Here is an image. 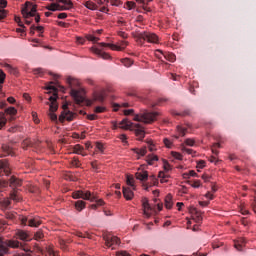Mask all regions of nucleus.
Segmentation results:
<instances>
[{
	"mask_svg": "<svg viewBox=\"0 0 256 256\" xmlns=\"http://www.w3.org/2000/svg\"><path fill=\"white\" fill-rule=\"evenodd\" d=\"M192 217L196 223H201V221H203V217H201V213L199 212H196Z\"/></svg>",
	"mask_w": 256,
	"mask_h": 256,
	"instance_id": "nucleus-42",
	"label": "nucleus"
},
{
	"mask_svg": "<svg viewBox=\"0 0 256 256\" xmlns=\"http://www.w3.org/2000/svg\"><path fill=\"white\" fill-rule=\"evenodd\" d=\"M5 72H3V70L0 69V85H3L5 83Z\"/></svg>",
	"mask_w": 256,
	"mask_h": 256,
	"instance_id": "nucleus-51",
	"label": "nucleus"
},
{
	"mask_svg": "<svg viewBox=\"0 0 256 256\" xmlns=\"http://www.w3.org/2000/svg\"><path fill=\"white\" fill-rule=\"evenodd\" d=\"M163 169L165 173H169V171H171V164H169V162L165 159H163Z\"/></svg>",
	"mask_w": 256,
	"mask_h": 256,
	"instance_id": "nucleus-39",
	"label": "nucleus"
},
{
	"mask_svg": "<svg viewBox=\"0 0 256 256\" xmlns=\"http://www.w3.org/2000/svg\"><path fill=\"white\" fill-rule=\"evenodd\" d=\"M84 6L86 7V9H90V11H97V4L92 1H86L84 3Z\"/></svg>",
	"mask_w": 256,
	"mask_h": 256,
	"instance_id": "nucleus-29",
	"label": "nucleus"
},
{
	"mask_svg": "<svg viewBox=\"0 0 256 256\" xmlns=\"http://www.w3.org/2000/svg\"><path fill=\"white\" fill-rule=\"evenodd\" d=\"M49 118L51 119V121H57V114H55V112H50Z\"/></svg>",
	"mask_w": 256,
	"mask_h": 256,
	"instance_id": "nucleus-60",
	"label": "nucleus"
},
{
	"mask_svg": "<svg viewBox=\"0 0 256 256\" xmlns=\"http://www.w3.org/2000/svg\"><path fill=\"white\" fill-rule=\"evenodd\" d=\"M135 176L139 181H147L149 179V173L147 171L136 172Z\"/></svg>",
	"mask_w": 256,
	"mask_h": 256,
	"instance_id": "nucleus-20",
	"label": "nucleus"
},
{
	"mask_svg": "<svg viewBox=\"0 0 256 256\" xmlns=\"http://www.w3.org/2000/svg\"><path fill=\"white\" fill-rule=\"evenodd\" d=\"M119 127L120 129H131V127H133V123H131V121H128L127 119H123L119 123Z\"/></svg>",
	"mask_w": 256,
	"mask_h": 256,
	"instance_id": "nucleus-25",
	"label": "nucleus"
},
{
	"mask_svg": "<svg viewBox=\"0 0 256 256\" xmlns=\"http://www.w3.org/2000/svg\"><path fill=\"white\" fill-rule=\"evenodd\" d=\"M31 5H33V3L28 1L25 3V7L22 8V15L25 19H29V17H35V12L29 11V7H31Z\"/></svg>",
	"mask_w": 256,
	"mask_h": 256,
	"instance_id": "nucleus-13",
	"label": "nucleus"
},
{
	"mask_svg": "<svg viewBox=\"0 0 256 256\" xmlns=\"http://www.w3.org/2000/svg\"><path fill=\"white\" fill-rule=\"evenodd\" d=\"M135 180L133 179V177L127 176V185H129L130 187H135Z\"/></svg>",
	"mask_w": 256,
	"mask_h": 256,
	"instance_id": "nucleus-50",
	"label": "nucleus"
},
{
	"mask_svg": "<svg viewBox=\"0 0 256 256\" xmlns=\"http://www.w3.org/2000/svg\"><path fill=\"white\" fill-rule=\"evenodd\" d=\"M4 114H5V116L10 115L9 120L13 121V117H15V115H17V109H15V107L6 108Z\"/></svg>",
	"mask_w": 256,
	"mask_h": 256,
	"instance_id": "nucleus-22",
	"label": "nucleus"
},
{
	"mask_svg": "<svg viewBox=\"0 0 256 256\" xmlns=\"http://www.w3.org/2000/svg\"><path fill=\"white\" fill-rule=\"evenodd\" d=\"M189 177H197V172L190 170L189 173H184V179H189Z\"/></svg>",
	"mask_w": 256,
	"mask_h": 256,
	"instance_id": "nucleus-44",
	"label": "nucleus"
},
{
	"mask_svg": "<svg viewBox=\"0 0 256 256\" xmlns=\"http://www.w3.org/2000/svg\"><path fill=\"white\" fill-rule=\"evenodd\" d=\"M47 91H53V96L49 97L50 101V109L49 111L52 113H55L57 109H59V106L57 105V92L62 91V93H65V87L61 86L59 83L56 84V86L48 85L46 87Z\"/></svg>",
	"mask_w": 256,
	"mask_h": 256,
	"instance_id": "nucleus-1",
	"label": "nucleus"
},
{
	"mask_svg": "<svg viewBox=\"0 0 256 256\" xmlns=\"http://www.w3.org/2000/svg\"><path fill=\"white\" fill-rule=\"evenodd\" d=\"M58 3H62L63 5H69L71 6L72 1L71 0H57Z\"/></svg>",
	"mask_w": 256,
	"mask_h": 256,
	"instance_id": "nucleus-61",
	"label": "nucleus"
},
{
	"mask_svg": "<svg viewBox=\"0 0 256 256\" xmlns=\"http://www.w3.org/2000/svg\"><path fill=\"white\" fill-rule=\"evenodd\" d=\"M48 11H58L59 4L52 3L49 6L46 7Z\"/></svg>",
	"mask_w": 256,
	"mask_h": 256,
	"instance_id": "nucleus-43",
	"label": "nucleus"
},
{
	"mask_svg": "<svg viewBox=\"0 0 256 256\" xmlns=\"http://www.w3.org/2000/svg\"><path fill=\"white\" fill-rule=\"evenodd\" d=\"M5 69L9 71L12 75H17V69L13 68L10 64H4Z\"/></svg>",
	"mask_w": 256,
	"mask_h": 256,
	"instance_id": "nucleus-36",
	"label": "nucleus"
},
{
	"mask_svg": "<svg viewBox=\"0 0 256 256\" xmlns=\"http://www.w3.org/2000/svg\"><path fill=\"white\" fill-rule=\"evenodd\" d=\"M245 243H247V240H245V238H239L237 241H234V247L235 249H237V251H243Z\"/></svg>",
	"mask_w": 256,
	"mask_h": 256,
	"instance_id": "nucleus-17",
	"label": "nucleus"
},
{
	"mask_svg": "<svg viewBox=\"0 0 256 256\" xmlns=\"http://www.w3.org/2000/svg\"><path fill=\"white\" fill-rule=\"evenodd\" d=\"M10 199H12V201H16V202L21 200V198L19 197V194H17V192H12L10 194Z\"/></svg>",
	"mask_w": 256,
	"mask_h": 256,
	"instance_id": "nucleus-45",
	"label": "nucleus"
},
{
	"mask_svg": "<svg viewBox=\"0 0 256 256\" xmlns=\"http://www.w3.org/2000/svg\"><path fill=\"white\" fill-rule=\"evenodd\" d=\"M165 207L166 209H172L173 207V196L171 194L165 197Z\"/></svg>",
	"mask_w": 256,
	"mask_h": 256,
	"instance_id": "nucleus-26",
	"label": "nucleus"
},
{
	"mask_svg": "<svg viewBox=\"0 0 256 256\" xmlns=\"http://www.w3.org/2000/svg\"><path fill=\"white\" fill-rule=\"evenodd\" d=\"M185 144L188 145V147H194L195 146V140H193L191 138H187L185 140Z\"/></svg>",
	"mask_w": 256,
	"mask_h": 256,
	"instance_id": "nucleus-49",
	"label": "nucleus"
},
{
	"mask_svg": "<svg viewBox=\"0 0 256 256\" xmlns=\"http://www.w3.org/2000/svg\"><path fill=\"white\" fill-rule=\"evenodd\" d=\"M15 21L18 23L19 27H25V25H23V24L21 23V17L16 16V17H15Z\"/></svg>",
	"mask_w": 256,
	"mask_h": 256,
	"instance_id": "nucleus-64",
	"label": "nucleus"
},
{
	"mask_svg": "<svg viewBox=\"0 0 256 256\" xmlns=\"http://www.w3.org/2000/svg\"><path fill=\"white\" fill-rule=\"evenodd\" d=\"M43 237H44V235H43V232L41 230L36 232L35 235H34V239L36 241H40V239H43Z\"/></svg>",
	"mask_w": 256,
	"mask_h": 256,
	"instance_id": "nucleus-47",
	"label": "nucleus"
},
{
	"mask_svg": "<svg viewBox=\"0 0 256 256\" xmlns=\"http://www.w3.org/2000/svg\"><path fill=\"white\" fill-rule=\"evenodd\" d=\"M203 167H205V161H204V160H200V161L197 163V168H198V169H203Z\"/></svg>",
	"mask_w": 256,
	"mask_h": 256,
	"instance_id": "nucleus-62",
	"label": "nucleus"
},
{
	"mask_svg": "<svg viewBox=\"0 0 256 256\" xmlns=\"http://www.w3.org/2000/svg\"><path fill=\"white\" fill-rule=\"evenodd\" d=\"M182 151L184 153H187L188 155H194V153H195V151L193 149H189V148H187L185 146H182Z\"/></svg>",
	"mask_w": 256,
	"mask_h": 256,
	"instance_id": "nucleus-48",
	"label": "nucleus"
},
{
	"mask_svg": "<svg viewBox=\"0 0 256 256\" xmlns=\"http://www.w3.org/2000/svg\"><path fill=\"white\" fill-rule=\"evenodd\" d=\"M0 205L2 207H4V209H7V207H9V205H11V200L9 199H4L0 202Z\"/></svg>",
	"mask_w": 256,
	"mask_h": 256,
	"instance_id": "nucleus-46",
	"label": "nucleus"
},
{
	"mask_svg": "<svg viewBox=\"0 0 256 256\" xmlns=\"http://www.w3.org/2000/svg\"><path fill=\"white\" fill-rule=\"evenodd\" d=\"M106 247H113V245H119L121 240L116 236L108 235L104 237Z\"/></svg>",
	"mask_w": 256,
	"mask_h": 256,
	"instance_id": "nucleus-11",
	"label": "nucleus"
},
{
	"mask_svg": "<svg viewBox=\"0 0 256 256\" xmlns=\"http://www.w3.org/2000/svg\"><path fill=\"white\" fill-rule=\"evenodd\" d=\"M146 161L148 163V165H153V163H155V161H159V157L157 155H148L146 158Z\"/></svg>",
	"mask_w": 256,
	"mask_h": 256,
	"instance_id": "nucleus-31",
	"label": "nucleus"
},
{
	"mask_svg": "<svg viewBox=\"0 0 256 256\" xmlns=\"http://www.w3.org/2000/svg\"><path fill=\"white\" fill-rule=\"evenodd\" d=\"M70 164H71L72 167H79V159L73 158V159L70 161Z\"/></svg>",
	"mask_w": 256,
	"mask_h": 256,
	"instance_id": "nucleus-53",
	"label": "nucleus"
},
{
	"mask_svg": "<svg viewBox=\"0 0 256 256\" xmlns=\"http://www.w3.org/2000/svg\"><path fill=\"white\" fill-rule=\"evenodd\" d=\"M10 173H11V166L9 165V161L1 160L0 161V177H3V175H6V177H9Z\"/></svg>",
	"mask_w": 256,
	"mask_h": 256,
	"instance_id": "nucleus-8",
	"label": "nucleus"
},
{
	"mask_svg": "<svg viewBox=\"0 0 256 256\" xmlns=\"http://www.w3.org/2000/svg\"><path fill=\"white\" fill-rule=\"evenodd\" d=\"M70 9H73V2H71L70 6L64 4V6L59 5L58 7V11H69Z\"/></svg>",
	"mask_w": 256,
	"mask_h": 256,
	"instance_id": "nucleus-41",
	"label": "nucleus"
},
{
	"mask_svg": "<svg viewBox=\"0 0 256 256\" xmlns=\"http://www.w3.org/2000/svg\"><path fill=\"white\" fill-rule=\"evenodd\" d=\"M19 245H21L19 243V241H15V240L6 241L2 237H0V256H3V255H5V253H7L8 247L17 249V248H19Z\"/></svg>",
	"mask_w": 256,
	"mask_h": 256,
	"instance_id": "nucleus-5",
	"label": "nucleus"
},
{
	"mask_svg": "<svg viewBox=\"0 0 256 256\" xmlns=\"http://www.w3.org/2000/svg\"><path fill=\"white\" fill-rule=\"evenodd\" d=\"M177 131L179 135H181V137H185V135L187 134V128L183 126H177Z\"/></svg>",
	"mask_w": 256,
	"mask_h": 256,
	"instance_id": "nucleus-40",
	"label": "nucleus"
},
{
	"mask_svg": "<svg viewBox=\"0 0 256 256\" xmlns=\"http://www.w3.org/2000/svg\"><path fill=\"white\" fill-rule=\"evenodd\" d=\"M66 83H68V86L70 87V95L73 97L75 103H77V105H81V103L85 101V98L81 96V93L79 92V90H76L73 88L75 87V85H77V80L71 77H68L66 80Z\"/></svg>",
	"mask_w": 256,
	"mask_h": 256,
	"instance_id": "nucleus-2",
	"label": "nucleus"
},
{
	"mask_svg": "<svg viewBox=\"0 0 256 256\" xmlns=\"http://www.w3.org/2000/svg\"><path fill=\"white\" fill-rule=\"evenodd\" d=\"M126 7H127V9H129L131 11V9H133L135 7V2L127 1L126 2Z\"/></svg>",
	"mask_w": 256,
	"mask_h": 256,
	"instance_id": "nucleus-56",
	"label": "nucleus"
},
{
	"mask_svg": "<svg viewBox=\"0 0 256 256\" xmlns=\"http://www.w3.org/2000/svg\"><path fill=\"white\" fill-rule=\"evenodd\" d=\"M158 177H159L161 183H167V181H168L167 179H169V175L165 174V172H163V171L159 172Z\"/></svg>",
	"mask_w": 256,
	"mask_h": 256,
	"instance_id": "nucleus-34",
	"label": "nucleus"
},
{
	"mask_svg": "<svg viewBox=\"0 0 256 256\" xmlns=\"http://www.w3.org/2000/svg\"><path fill=\"white\" fill-rule=\"evenodd\" d=\"M164 145L168 148L171 149L173 142H171V140H169L168 138L164 139Z\"/></svg>",
	"mask_w": 256,
	"mask_h": 256,
	"instance_id": "nucleus-54",
	"label": "nucleus"
},
{
	"mask_svg": "<svg viewBox=\"0 0 256 256\" xmlns=\"http://www.w3.org/2000/svg\"><path fill=\"white\" fill-rule=\"evenodd\" d=\"M132 151H134L136 155H140L141 157H145V155H147V147H143L141 149L133 148Z\"/></svg>",
	"mask_w": 256,
	"mask_h": 256,
	"instance_id": "nucleus-28",
	"label": "nucleus"
},
{
	"mask_svg": "<svg viewBox=\"0 0 256 256\" xmlns=\"http://www.w3.org/2000/svg\"><path fill=\"white\" fill-rule=\"evenodd\" d=\"M31 5H33V3L28 1L25 3V7L22 8V15L25 19H29V17H35V12L29 11V7H31Z\"/></svg>",
	"mask_w": 256,
	"mask_h": 256,
	"instance_id": "nucleus-12",
	"label": "nucleus"
},
{
	"mask_svg": "<svg viewBox=\"0 0 256 256\" xmlns=\"http://www.w3.org/2000/svg\"><path fill=\"white\" fill-rule=\"evenodd\" d=\"M2 151H3L4 155H11L12 157L14 155L13 148H11V146H9L7 144L2 145Z\"/></svg>",
	"mask_w": 256,
	"mask_h": 256,
	"instance_id": "nucleus-27",
	"label": "nucleus"
},
{
	"mask_svg": "<svg viewBox=\"0 0 256 256\" xmlns=\"http://www.w3.org/2000/svg\"><path fill=\"white\" fill-rule=\"evenodd\" d=\"M157 115H159V113L157 112L144 111L141 114L135 115L134 121H138L146 124L153 123L157 119Z\"/></svg>",
	"mask_w": 256,
	"mask_h": 256,
	"instance_id": "nucleus-3",
	"label": "nucleus"
},
{
	"mask_svg": "<svg viewBox=\"0 0 256 256\" xmlns=\"http://www.w3.org/2000/svg\"><path fill=\"white\" fill-rule=\"evenodd\" d=\"M133 191L131 190V188H125L123 187V196L125 197V199L127 201H131V199H133Z\"/></svg>",
	"mask_w": 256,
	"mask_h": 256,
	"instance_id": "nucleus-23",
	"label": "nucleus"
},
{
	"mask_svg": "<svg viewBox=\"0 0 256 256\" xmlns=\"http://www.w3.org/2000/svg\"><path fill=\"white\" fill-rule=\"evenodd\" d=\"M16 235L21 241H31V236L24 230H18Z\"/></svg>",
	"mask_w": 256,
	"mask_h": 256,
	"instance_id": "nucleus-16",
	"label": "nucleus"
},
{
	"mask_svg": "<svg viewBox=\"0 0 256 256\" xmlns=\"http://www.w3.org/2000/svg\"><path fill=\"white\" fill-rule=\"evenodd\" d=\"M73 199H84L85 201H95L97 199V196L89 190H78L72 193Z\"/></svg>",
	"mask_w": 256,
	"mask_h": 256,
	"instance_id": "nucleus-4",
	"label": "nucleus"
},
{
	"mask_svg": "<svg viewBox=\"0 0 256 256\" xmlns=\"http://www.w3.org/2000/svg\"><path fill=\"white\" fill-rule=\"evenodd\" d=\"M75 117H77V113H73L71 111H66V112L64 111L59 116V121H60V123H64L65 119H66V121H73V119H75Z\"/></svg>",
	"mask_w": 256,
	"mask_h": 256,
	"instance_id": "nucleus-10",
	"label": "nucleus"
},
{
	"mask_svg": "<svg viewBox=\"0 0 256 256\" xmlns=\"http://www.w3.org/2000/svg\"><path fill=\"white\" fill-rule=\"evenodd\" d=\"M92 52H94L95 55H98V57H101L102 59H111V55H109L107 52L101 51L99 48H92Z\"/></svg>",
	"mask_w": 256,
	"mask_h": 256,
	"instance_id": "nucleus-18",
	"label": "nucleus"
},
{
	"mask_svg": "<svg viewBox=\"0 0 256 256\" xmlns=\"http://www.w3.org/2000/svg\"><path fill=\"white\" fill-rule=\"evenodd\" d=\"M9 183L10 187H21L23 185V181L15 176H11Z\"/></svg>",
	"mask_w": 256,
	"mask_h": 256,
	"instance_id": "nucleus-19",
	"label": "nucleus"
},
{
	"mask_svg": "<svg viewBox=\"0 0 256 256\" xmlns=\"http://www.w3.org/2000/svg\"><path fill=\"white\" fill-rule=\"evenodd\" d=\"M172 115H178L179 117H187L191 115V110H184L183 112L173 111Z\"/></svg>",
	"mask_w": 256,
	"mask_h": 256,
	"instance_id": "nucleus-32",
	"label": "nucleus"
},
{
	"mask_svg": "<svg viewBox=\"0 0 256 256\" xmlns=\"http://www.w3.org/2000/svg\"><path fill=\"white\" fill-rule=\"evenodd\" d=\"M94 101H99V103H103V101H105V95H103V93L95 94Z\"/></svg>",
	"mask_w": 256,
	"mask_h": 256,
	"instance_id": "nucleus-38",
	"label": "nucleus"
},
{
	"mask_svg": "<svg viewBox=\"0 0 256 256\" xmlns=\"http://www.w3.org/2000/svg\"><path fill=\"white\" fill-rule=\"evenodd\" d=\"M172 156L174 157V159H178V161H181V159H183V155H181V153L179 152H172Z\"/></svg>",
	"mask_w": 256,
	"mask_h": 256,
	"instance_id": "nucleus-52",
	"label": "nucleus"
},
{
	"mask_svg": "<svg viewBox=\"0 0 256 256\" xmlns=\"http://www.w3.org/2000/svg\"><path fill=\"white\" fill-rule=\"evenodd\" d=\"M138 41H147L148 43H158L159 37L155 33L141 32L136 35Z\"/></svg>",
	"mask_w": 256,
	"mask_h": 256,
	"instance_id": "nucleus-6",
	"label": "nucleus"
},
{
	"mask_svg": "<svg viewBox=\"0 0 256 256\" xmlns=\"http://www.w3.org/2000/svg\"><path fill=\"white\" fill-rule=\"evenodd\" d=\"M77 237H82L83 239L89 238V233L76 232Z\"/></svg>",
	"mask_w": 256,
	"mask_h": 256,
	"instance_id": "nucleus-58",
	"label": "nucleus"
},
{
	"mask_svg": "<svg viewBox=\"0 0 256 256\" xmlns=\"http://www.w3.org/2000/svg\"><path fill=\"white\" fill-rule=\"evenodd\" d=\"M134 129L136 133V137H139L140 141L145 139V130H143V127L141 124H134Z\"/></svg>",
	"mask_w": 256,
	"mask_h": 256,
	"instance_id": "nucleus-15",
	"label": "nucleus"
},
{
	"mask_svg": "<svg viewBox=\"0 0 256 256\" xmlns=\"http://www.w3.org/2000/svg\"><path fill=\"white\" fill-rule=\"evenodd\" d=\"M94 111H95L96 113H105V107H103V106H97V107L94 109Z\"/></svg>",
	"mask_w": 256,
	"mask_h": 256,
	"instance_id": "nucleus-57",
	"label": "nucleus"
},
{
	"mask_svg": "<svg viewBox=\"0 0 256 256\" xmlns=\"http://www.w3.org/2000/svg\"><path fill=\"white\" fill-rule=\"evenodd\" d=\"M163 57L166 59V61H170V63H174L176 57L173 53H164Z\"/></svg>",
	"mask_w": 256,
	"mask_h": 256,
	"instance_id": "nucleus-33",
	"label": "nucleus"
},
{
	"mask_svg": "<svg viewBox=\"0 0 256 256\" xmlns=\"http://www.w3.org/2000/svg\"><path fill=\"white\" fill-rule=\"evenodd\" d=\"M7 125V116H5V113L0 112V131Z\"/></svg>",
	"mask_w": 256,
	"mask_h": 256,
	"instance_id": "nucleus-30",
	"label": "nucleus"
},
{
	"mask_svg": "<svg viewBox=\"0 0 256 256\" xmlns=\"http://www.w3.org/2000/svg\"><path fill=\"white\" fill-rule=\"evenodd\" d=\"M36 249L38 253H40V256H55V252L51 247H46L45 249H41V247L36 246Z\"/></svg>",
	"mask_w": 256,
	"mask_h": 256,
	"instance_id": "nucleus-14",
	"label": "nucleus"
},
{
	"mask_svg": "<svg viewBox=\"0 0 256 256\" xmlns=\"http://www.w3.org/2000/svg\"><path fill=\"white\" fill-rule=\"evenodd\" d=\"M100 47H110V49H112V51H123V49H125V47H127L129 45V42L127 41H122L121 45H115V44H107L105 42L99 43Z\"/></svg>",
	"mask_w": 256,
	"mask_h": 256,
	"instance_id": "nucleus-7",
	"label": "nucleus"
},
{
	"mask_svg": "<svg viewBox=\"0 0 256 256\" xmlns=\"http://www.w3.org/2000/svg\"><path fill=\"white\" fill-rule=\"evenodd\" d=\"M34 75H41L43 73L42 68H36L33 70Z\"/></svg>",
	"mask_w": 256,
	"mask_h": 256,
	"instance_id": "nucleus-63",
	"label": "nucleus"
},
{
	"mask_svg": "<svg viewBox=\"0 0 256 256\" xmlns=\"http://www.w3.org/2000/svg\"><path fill=\"white\" fill-rule=\"evenodd\" d=\"M73 151L76 155H83V146L77 144L74 146Z\"/></svg>",
	"mask_w": 256,
	"mask_h": 256,
	"instance_id": "nucleus-35",
	"label": "nucleus"
},
{
	"mask_svg": "<svg viewBox=\"0 0 256 256\" xmlns=\"http://www.w3.org/2000/svg\"><path fill=\"white\" fill-rule=\"evenodd\" d=\"M87 203H85V201L83 200H78L74 203V207L76 209V211H78L80 213V211H82L83 209H85Z\"/></svg>",
	"mask_w": 256,
	"mask_h": 256,
	"instance_id": "nucleus-24",
	"label": "nucleus"
},
{
	"mask_svg": "<svg viewBox=\"0 0 256 256\" xmlns=\"http://www.w3.org/2000/svg\"><path fill=\"white\" fill-rule=\"evenodd\" d=\"M192 187H194V189H199V187H201V181L195 180L192 184Z\"/></svg>",
	"mask_w": 256,
	"mask_h": 256,
	"instance_id": "nucleus-59",
	"label": "nucleus"
},
{
	"mask_svg": "<svg viewBox=\"0 0 256 256\" xmlns=\"http://www.w3.org/2000/svg\"><path fill=\"white\" fill-rule=\"evenodd\" d=\"M142 207H143V215L146 217V219H149V217H151L153 213V208L149 204V200H147V198L143 199Z\"/></svg>",
	"mask_w": 256,
	"mask_h": 256,
	"instance_id": "nucleus-9",
	"label": "nucleus"
},
{
	"mask_svg": "<svg viewBox=\"0 0 256 256\" xmlns=\"http://www.w3.org/2000/svg\"><path fill=\"white\" fill-rule=\"evenodd\" d=\"M121 63L123 64L124 67H131V65H133V60L129 58H124L121 60Z\"/></svg>",
	"mask_w": 256,
	"mask_h": 256,
	"instance_id": "nucleus-37",
	"label": "nucleus"
},
{
	"mask_svg": "<svg viewBox=\"0 0 256 256\" xmlns=\"http://www.w3.org/2000/svg\"><path fill=\"white\" fill-rule=\"evenodd\" d=\"M41 219L39 217L29 218L28 220V226L29 227H39L41 225Z\"/></svg>",
	"mask_w": 256,
	"mask_h": 256,
	"instance_id": "nucleus-21",
	"label": "nucleus"
},
{
	"mask_svg": "<svg viewBox=\"0 0 256 256\" xmlns=\"http://www.w3.org/2000/svg\"><path fill=\"white\" fill-rule=\"evenodd\" d=\"M215 147H221V144L216 143V144H214L213 147H212V153H213V155H219V151L216 150Z\"/></svg>",
	"mask_w": 256,
	"mask_h": 256,
	"instance_id": "nucleus-55",
	"label": "nucleus"
}]
</instances>
